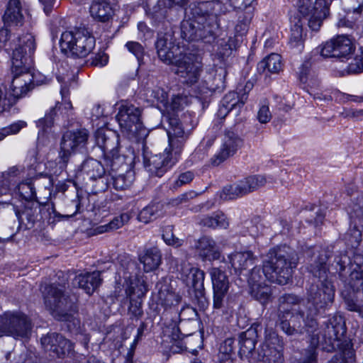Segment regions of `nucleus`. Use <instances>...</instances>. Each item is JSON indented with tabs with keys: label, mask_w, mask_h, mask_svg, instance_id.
I'll return each instance as SVG.
<instances>
[{
	"label": "nucleus",
	"mask_w": 363,
	"mask_h": 363,
	"mask_svg": "<svg viewBox=\"0 0 363 363\" xmlns=\"http://www.w3.org/2000/svg\"><path fill=\"white\" fill-rule=\"evenodd\" d=\"M88 136V131L86 129L66 131L60 141L59 152L60 160L66 164L78 148L83 147L86 145Z\"/></svg>",
	"instance_id": "obj_16"
},
{
	"label": "nucleus",
	"mask_w": 363,
	"mask_h": 363,
	"mask_svg": "<svg viewBox=\"0 0 363 363\" xmlns=\"http://www.w3.org/2000/svg\"><path fill=\"white\" fill-rule=\"evenodd\" d=\"M81 171L86 174L91 179L101 178L105 172L112 171L109 167L102 164L99 161L89 158L83 162L81 165Z\"/></svg>",
	"instance_id": "obj_35"
},
{
	"label": "nucleus",
	"mask_w": 363,
	"mask_h": 363,
	"mask_svg": "<svg viewBox=\"0 0 363 363\" xmlns=\"http://www.w3.org/2000/svg\"><path fill=\"white\" fill-rule=\"evenodd\" d=\"M40 211V206L37 203H28L22 211L18 213L17 216L20 222L27 221V227L31 228L36 220H38Z\"/></svg>",
	"instance_id": "obj_38"
},
{
	"label": "nucleus",
	"mask_w": 363,
	"mask_h": 363,
	"mask_svg": "<svg viewBox=\"0 0 363 363\" xmlns=\"http://www.w3.org/2000/svg\"><path fill=\"white\" fill-rule=\"evenodd\" d=\"M141 110L127 101H122L118 108L116 119L121 128L131 135H135L141 127Z\"/></svg>",
	"instance_id": "obj_15"
},
{
	"label": "nucleus",
	"mask_w": 363,
	"mask_h": 363,
	"mask_svg": "<svg viewBox=\"0 0 363 363\" xmlns=\"http://www.w3.org/2000/svg\"><path fill=\"white\" fill-rule=\"evenodd\" d=\"M197 316L196 311L190 306L184 307L179 313H178V310H177L174 313V318L171 319L169 323H172L173 320H177L181 329L184 328V326L187 323L186 320H194Z\"/></svg>",
	"instance_id": "obj_43"
},
{
	"label": "nucleus",
	"mask_w": 363,
	"mask_h": 363,
	"mask_svg": "<svg viewBox=\"0 0 363 363\" xmlns=\"http://www.w3.org/2000/svg\"><path fill=\"white\" fill-rule=\"evenodd\" d=\"M273 178L261 174L250 175L236 183L225 186L220 194L223 200H232L247 195L271 182Z\"/></svg>",
	"instance_id": "obj_10"
},
{
	"label": "nucleus",
	"mask_w": 363,
	"mask_h": 363,
	"mask_svg": "<svg viewBox=\"0 0 363 363\" xmlns=\"http://www.w3.org/2000/svg\"><path fill=\"white\" fill-rule=\"evenodd\" d=\"M162 333L164 336L171 339L170 351L172 353H181L186 350V345L184 342L183 338L191 335L193 331H182L175 320L172 323H164Z\"/></svg>",
	"instance_id": "obj_23"
},
{
	"label": "nucleus",
	"mask_w": 363,
	"mask_h": 363,
	"mask_svg": "<svg viewBox=\"0 0 363 363\" xmlns=\"http://www.w3.org/2000/svg\"><path fill=\"white\" fill-rule=\"evenodd\" d=\"M183 99L179 96H174L172 98L171 101H168V104L164 106V108L167 112H176L181 109Z\"/></svg>",
	"instance_id": "obj_57"
},
{
	"label": "nucleus",
	"mask_w": 363,
	"mask_h": 363,
	"mask_svg": "<svg viewBox=\"0 0 363 363\" xmlns=\"http://www.w3.org/2000/svg\"><path fill=\"white\" fill-rule=\"evenodd\" d=\"M130 181L127 180L125 176L120 174L113 179V185L116 189L123 190L130 185Z\"/></svg>",
	"instance_id": "obj_61"
},
{
	"label": "nucleus",
	"mask_w": 363,
	"mask_h": 363,
	"mask_svg": "<svg viewBox=\"0 0 363 363\" xmlns=\"http://www.w3.org/2000/svg\"><path fill=\"white\" fill-rule=\"evenodd\" d=\"M18 189L21 196L26 200H32L36 197L35 189L30 179L20 183Z\"/></svg>",
	"instance_id": "obj_49"
},
{
	"label": "nucleus",
	"mask_w": 363,
	"mask_h": 363,
	"mask_svg": "<svg viewBox=\"0 0 363 363\" xmlns=\"http://www.w3.org/2000/svg\"><path fill=\"white\" fill-rule=\"evenodd\" d=\"M56 277L59 281L46 285L42 291L45 305L56 318L68 320L76 309L74 301L65 291L68 277L62 271Z\"/></svg>",
	"instance_id": "obj_4"
},
{
	"label": "nucleus",
	"mask_w": 363,
	"mask_h": 363,
	"mask_svg": "<svg viewBox=\"0 0 363 363\" xmlns=\"http://www.w3.org/2000/svg\"><path fill=\"white\" fill-rule=\"evenodd\" d=\"M162 238L167 245L174 247H179L184 243V240L179 239L174 235L172 225H167L164 228Z\"/></svg>",
	"instance_id": "obj_50"
},
{
	"label": "nucleus",
	"mask_w": 363,
	"mask_h": 363,
	"mask_svg": "<svg viewBox=\"0 0 363 363\" xmlns=\"http://www.w3.org/2000/svg\"><path fill=\"white\" fill-rule=\"evenodd\" d=\"M194 178V172L186 171L180 174L177 179L172 184L171 189H177V188L190 183Z\"/></svg>",
	"instance_id": "obj_53"
},
{
	"label": "nucleus",
	"mask_w": 363,
	"mask_h": 363,
	"mask_svg": "<svg viewBox=\"0 0 363 363\" xmlns=\"http://www.w3.org/2000/svg\"><path fill=\"white\" fill-rule=\"evenodd\" d=\"M101 283V273L99 271L77 275L72 282L74 286H78L89 295L92 294Z\"/></svg>",
	"instance_id": "obj_26"
},
{
	"label": "nucleus",
	"mask_w": 363,
	"mask_h": 363,
	"mask_svg": "<svg viewBox=\"0 0 363 363\" xmlns=\"http://www.w3.org/2000/svg\"><path fill=\"white\" fill-rule=\"evenodd\" d=\"M139 259L140 263L143 264V270L145 272L154 271L161 264V252L156 247H150L145 250L143 254L140 255Z\"/></svg>",
	"instance_id": "obj_32"
},
{
	"label": "nucleus",
	"mask_w": 363,
	"mask_h": 363,
	"mask_svg": "<svg viewBox=\"0 0 363 363\" xmlns=\"http://www.w3.org/2000/svg\"><path fill=\"white\" fill-rule=\"evenodd\" d=\"M128 311L134 317L139 318L143 314L142 302L138 299L135 300L130 298Z\"/></svg>",
	"instance_id": "obj_56"
},
{
	"label": "nucleus",
	"mask_w": 363,
	"mask_h": 363,
	"mask_svg": "<svg viewBox=\"0 0 363 363\" xmlns=\"http://www.w3.org/2000/svg\"><path fill=\"white\" fill-rule=\"evenodd\" d=\"M129 219L130 216L128 214L122 213L121 216L115 217L108 224L100 226L99 228H101V230L99 232L103 233L118 229L127 223Z\"/></svg>",
	"instance_id": "obj_48"
},
{
	"label": "nucleus",
	"mask_w": 363,
	"mask_h": 363,
	"mask_svg": "<svg viewBox=\"0 0 363 363\" xmlns=\"http://www.w3.org/2000/svg\"><path fill=\"white\" fill-rule=\"evenodd\" d=\"M200 224L211 228H227L228 227V221L225 216L221 212L214 213L211 216L203 217Z\"/></svg>",
	"instance_id": "obj_40"
},
{
	"label": "nucleus",
	"mask_w": 363,
	"mask_h": 363,
	"mask_svg": "<svg viewBox=\"0 0 363 363\" xmlns=\"http://www.w3.org/2000/svg\"><path fill=\"white\" fill-rule=\"evenodd\" d=\"M179 270L186 286H191L196 294L202 295L204 290V272L197 267H191L189 263L182 264Z\"/></svg>",
	"instance_id": "obj_24"
},
{
	"label": "nucleus",
	"mask_w": 363,
	"mask_h": 363,
	"mask_svg": "<svg viewBox=\"0 0 363 363\" xmlns=\"http://www.w3.org/2000/svg\"><path fill=\"white\" fill-rule=\"evenodd\" d=\"M284 342L272 328L266 325L264 340L262 345L260 355L262 363H284Z\"/></svg>",
	"instance_id": "obj_14"
},
{
	"label": "nucleus",
	"mask_w": 363,
	"mask_h": 363,
	"mask_svg": "<svg viewBox=\"0 0 363 363\" xmlns=\"http://www.w3.org/2000/svg\"><path fill=\"white\" fill-rule=\"evenodd\" d=\"M5 24L9 26H21L23 24L24 16L20 0H10L3 16Z\"/></svg>",
	"instance_id": "obj_29"
},
{
	"label": "nucleus",
	"mask_w": 363,
	"mask_h": 363,
	"mask_svg": "<svg viewBox=\"0 0 363 363\" xmlns=\"http://www.w3.org/2000/svg\"><path fill=\"white\" fill-rule=\"evenodd\" d=\"M242 141L233 132H227L223 138L220 150L211 159L213 166H218L228 158L233 156L242 146Z\"/></svg>",
	"instance_id": "obj_22"
},
{
	"label": "nucleus",
	"mask_w": 363,
	"mask_h": 363,
	"mask_svg": "<svg viewBox=\"0 0 363 363\" xmlns=\"http://www.w3.org/2000/svg\"><path fill=\"white\" fill-rule=\"evenodd\" d=\"M30 332V321L24 314L6 312L0 316V336L27 337Z\"/></svg>",
	"instance_id": "obj_11"
},
{
	"label": "nucleus",
	"mask_w": 363,
	"mask_h": 363,
	"mask_svg": "<svg viewBox=\"0 0 363 363\" xmlns=\"http://www.w3.org/2000/svg\"><path fill=\"white\" fill-rule=\"evenodd\" d=\"M29 66H25V69H17L11 63V71L13 74V79L9 88L10 98L13 104L16 99H19L27 94L32 88L33 76L28 72Z\"/></svg>",
	"instance_id": "obj_17"
},
{
	"label": "nucleus",
	"mask_w": 363,
	"mask_h": 363,
	"mask_svg": "<svg viewBox=\"0 0 363 363\" xmlns=\"http://www.w3.org/2000/svg\"><path fill=\"white\" fill-rule=\"evenodd\" d=\"M345 302L349 311L357 312L363 318V306L358 304L356 301L349 298H346Z\"/></svg>",
	"instance_id": "obj_63"
},
{
	"label": "nucleus",
	"mask_w": 363,
	"mask_h": 363,
	"mask_svg": "<svg viewBox=\"0 0 363 363\" xmlns=\"http://www.w3.org/2000/svg\"><path fill=\"white\" fill-rule=\"evenodd\" d=\"M294 252L288 246L271 249L267 259L263 262V274L268 281L280 285L286 284L292 276L296 262Z\"/></svg>",
	"instance_id": "obj_5"
},
{
	"label": "nucleus",
	"mask_w": 363,
	"mask_h": 363,
	"mask_svg": "<svg viewBox=\"0 0 363 363\" xmlns=\"http://www.w3.org/2000/svg\"><path fill=\"white\" fill-rule=\"evenodd\" d=\"M164 204L162 202H152L144 207L138 213L139 221L148 223L164 215Z\"/></svg>",
	"instance_id": "obj_33"
},
{
	"label": "nucleus",
	"mask_w": 363,
	"mask_h": 363,
	"mask_svg": "<svg viewBox=\"0 0 363 363\" xmlns=\"http://www.w3.org/2000/svg\"><path fill=\"white\" fill-rule=\"evenodd\" d=\"M234 343L232 338H227L221 343L218 353L219 363H233Z\"/></svg>",
	"instance_id": "obj_42"
},
{
	"label": "nucleus",
	"mask_w": 363,
	"mask_h": 363,
	"mask_svg": "<svg viewBox=\"0 0 363 363\" xmlns=\"http://www.w3.org/2000/svg\"><path fill=\"white\" fill-rule=\"evenodd\" d=\"M128 50L135 56L138 61H140L144 54L143 47L138 42L129 41L125 44Z\"/></svg>",
	"instance_id": "obj_55"
},
{
	"label": "nucleus",
	"mask_w": 363,
	"mask_h": 363,
	"mask_svg": "<svg viewBox=\"0 0 363 363\" xmlns=\"http://www.w3.org/2000/svg\"><path fill=\"white\" fill-rule=\"evenodd\" d=\"M349 60L347 72L349 74H357L363 71V47H361L352 58H345Z\"/></svg>",
	"instance_id": "obj_44"
},
{
	"label": "nucleus",
	"mask_w": 363,
	"mask_h": 363,
	"mask_svg": "<svg viewBox=\"0 0 363 363\" xmlns=\"http://www.w3.org/2000/svg\"><path fill=\"white\" fill-rule=\"evenodd\" d=\"M277 323L281 330L288 335L308 334L313 336V344L318 345L319 334L317 318H313V313L307 305L300 304L301 299L294 294H286L279 299Z\"/></svg>",
	"instance_id": "obj_1"
},
{
	"label": "nucleus",
	"mask_w": 363,
	"mask_h": 363,
	"mask_svg": "<svg viewBox=\"0 0 363 363\" xmlns=\"http://www.w3.org/2000/svg\"><path fill=\"white\" fill-rule=\"evenodd\" d=\"M334 263L340 279L353 291H363V254L355 253L352 259L346 254L340 253Z\"/></svg>",
	"instance_id": "obj_6"
},
{
	"label": "nucleus",
	"mask_w": 363,
	"mask_h": 363,
	"mask_svg": "<svg viewBox=\"0 0 363 363\" xmlns=\"http://www.w3.org/2000/svg\"><path fill=\"white\" fill-rule=\"evenodd\" d=\"M13 50L11 63L17 69H25V66L30 67L33 55L36 49L35 37L31 33H26L17 38Z\"/></svg>",
	"instance_id": "obj_13"
},
{
	"label": "nucleus",
	"mask_w": 363,
	"mask_h": 363,
	"mask_svg": "<svg viewBox=\"0 0 363 363\" xmlns=\"http://www.w3.org/2000/svg\"><path fill=\"white\" fill-rule=\"evenodd\" d=\"M196 250L202 260H216L220 258V252L216 241L209 236H202L196 245Z\"/></svg>",
	"instance_id": "obj_25"
},
{
	"label": "nucleus",
	"mask_w": 363,
	"mask_h": 363,
	"mask_svg": "<svg viewBox=\"0 0 363 363\" xmlns=\"http://www.w3.org/2000/svg\"><path fill=\"white\" fill-rule=\"evenodd\" d=\"M176 74L183 78V82L194 84L199 79L201 71V64L196 60L192 54H184L181 60H177Z\"/></svg>",
	"instance_id": "obj_18"
},
{
	"label": "nucleus",
	"mask_w": 363,
	"mask_h": 363,
	"mask_svg": "<svg viewBox=\"0 0 363 363\" xmlns=\"http://www.w3.org/2000/svg\"><path fill=\"white\" fill-rule=\"evenodd\" d=\"M228 259L235 272L242 273L255 264L256 256L250 250L235 252L228 255Z\"/></svg>",
	"instance_id": "obj_27"
},
{
	"label": "nucleus",
	"mask_w": 363,
	"mask_h": 363,
	"mask_svg": "<svg viewBox=\"0 0 363 363\" xmlns=\"http://www.w3.org/2000/svg\"><path fill=\"white\" fill-rule=\"evenodd\" d=\"M340 115L344 118L362 120L363 119V109L344 108Z\"/></svg>",
	"instance_id": "obj_60"
},
{
	"label": "nucleus",
	"mask_w": 363,
	"mask_h": 363,
	"mask_svg": "<svg viewBox=\"0 0 363 363\" xmlns=\"http://www.w3.org/2000/svg\"><path fill=\"white\" fill-rule=\"evenodd\" d=\"M62 103L57 102L46 113L44 118L39 119L36 124L40 128L38 133L37 147L51 146L55 141L56 134L52 131L51 128L54 124L55 118L60 115H69L72 110V105L69 100V90L66 87H62L60 90Z\"/></svg>",
	"instance_id": "obj_7"
},
{
	"label": "nucleus",
	"mask_w": 363,
	"mask_h": 363,
	"mask_svg": "<svg viewBox=\"0 0 363 363\" xmlns=\"http://www.w3.org/2000/svg\"><path fill=\"white\" fill-rule=\"evenodd\" d=\"M97 145L104 154V162L107 168L116 171L123 163V159L118 154L119 137L111 130H98L96 133Z\"/></svg>",
	"instance_id": "obj_9"
},
{
	"label": "nucleus",
	"mask_w": 363,
	"mask_h": 363,
	"mask_svg": "<svg viewBox=\"0 0 363 363\" xmlns=\"http://www.w3.org/2000/svg\"><path fill=\"white\" fill-rule=\"evenodd\" d=\"M213 289V308L222 309L224 298L229 289V281L225 274L219 268L213 267L210 270Z\"/></svg>",
	"instance_id": "obj_21"
},
{
	"label": "nucleus",
	"mask_w": 363,
	"mask_h": 363,
	"mask_svg": "<svg viewBox=\"0 0 363 363\" xmlns=\"http://www.w3.org/2000/svg\"><path fill=\"white\" fill-rule=\"evenodd\" d=\"M347 237H348L346 239L349 242V245L354 248L357 247L362 240L361 232L355 228L351 230L350 233L347 234Z\"/></svg>",
	"instance_id": "obj_59"
},
{
	"label": "nucleus",
	"mask_w": 363,
	"mask_h": 363,
	"mask_svg": "<svg viewBox=\"0 0 363 363\" xmlns=\"http://www.w3.org/2000/svg\"><path fill=\"white\" fill-rule=\"evenodd\" d=\"M153 97L163 106L168 104V94L167 93L161 88H157L152 91Z\"/></svg>",
	"instance_id": "obj_62"
},
{
	"label": "nucleus",
	"mask_w": 363,
	"mask_h": 363,
	"mask_svg": "<svg viewBox=\"0 0 363 363\" xmlns=\"http://www.w3.org/2000/svg\"><path fill=\"white\" fill-rule=\"evenodd\" d=\"M246 101V94L230 91L225 95L221 102L237 115L240 112Z\"/></svg>",
	"instance_id": "obj_37"
},
{
	"label": "nucleus",
	"mask_w": 363,
	"mask_h": 363,
	"mask_svg": "<svg viewBox=\"0 0 363 363\" xmlns=\"http://www.w3.org/2000/svg\"><path fill=\"white\" fill-rule=\"evenodd\" d=\"M124 279L126 284L128 285L125 289V294L128 297L130 298L131 296L135 293V286L138 288V291L140 292L138 296H140V295L143 296L147 291L146 284L144 280L138 279V284H136V280L132 279L130 277L125 276Z\"/></svg>",
	"instance_id": "obj_45"
},
{
	"label": "nucleus",
	"mask_w": 363,
	"mask_h": 363,
	"mask_svg": "<svg viewBox=\"0 0 363 363\" xmlns=\"http://www.w3.org/2000/svg\"><path fill=\"white\" fill-rule=\"evenodd\" d=\"M27 123L23 121H18L9 126L0 129V140L9 135L18 133L22 128L26 127Z\"/></svg>",
	"instance_id": "obj_51"
},
{
	"label": "nucleus",
	"mask_w": 363,
	"mask_h": 363,
	"mask_svg": "<svg viewBox=\"0 0 363 363\" xmlns=\"http://www.w3.org/2000/svg\"><path fill=\"white\" fill-rule=\"evenodd\" d=\"M169 47L165 49L166 55L165 58L159 57L162 61L165 62L166 64H177V60H181L182 57L184 55L180 51L179 47L174 44V43L172 40L171 44H169Z\"/></svg>",
	"instance_id": "obj_46"
},
{
	"label": "nucleus",
	"mask_w": 363,
	"mask_h": 363,
	"mask_svg": "<svg viewBox=\"0 0 363 363\" xmlns=\"http://www.w3.org/2000/svg\"><path fill=\"white\" fill-rule=\"evenodd\" d=\"M257 118L261 123H267L271 120L272 113L268 106L262 105L259 108L257 112Z\"/></svg>",
	"instance_id": "obj_58"
},
{
	"label": "nucleus",
	"mask_w": 363,
	"mask_h": 363,
	"mask_svg": "<svg viewBox=\"0 0 363 363\" xmlns=\"http://www.w3.org/2000/svg\"><path fill=\"white\" fill-rule=\"evenodd\" d=\"M351 40L345 35H338L326 42L320 49V55L324 57L347 58L353 51Z\"/></svg>",
	"instance_id": "obj_19"
},
{
	"label": "nucleus",
	"mask_w": 363,
	"mask_h": 363,
	"mask_svg": "<svg viewBox=\"0 0 363 363\" xmlns=\"http://www.w3.org/2000/svg\"><path fill=\"white\" fill-rule=\"evenodd\" d=\"M330 252L325 249L313 251L308 266V271L318 279V283L311 284L307 290V306L316 318L320 310L328 309L334 301L335 287L328 279L329 269L327 261Z\"/></svg>",
	"instance_id": "obj_2"
},
{
	"label": "nucleus",
	"mask_w": 363,
	"mask_h": 363,
	"mask_svg": "<svg viewBox=\"0 0 363 363\" xmlns=\"http://www.w3.org/2000/svg\"><path fill=\"white\" fill-rule=\"evenodd\" d=\"M171 8L164 0H158L157 3L146 12L154 26L163 23L167 17L168 10Z\"/></svg>",
	"instance_id": "obj_36"
},
{
	"label": "nucleus",
	"mask_w": 363,
	"mask_h": 363,
	"mask_svg": "<svg viewBox=\"0 0 363 363\" xmlns=\"http://www.w3.org/2000/svg\"><path fill=\"white\" fill-rule=\"evenodd\" d=\"M266 279L265 276L263 274V269L261 271L259 267H254L250 274L248 278V284L250 286L258 284V283H264Z\"/></svg>",
	"instance_id": "obj_54"
},
{
	"label": "nucleus",
	"mask_w": 363,
	"mask_h": 363,
	"mask_svg": "<svg viewBox=\"0 0 363 363\" xmlns=\"http://www.w3.org/2000/svg\"><path fill=\"white\" fill-rule=\"evenodd\" d=\"M298 12L308 21V26L318 31L323 21L329 13L328 4L325 0H298Z\"/></svg>",
	"instance_id": "obj_12"
},
{
	"label": "nucleus",
	"mask_w": 363,
	"mask_h": 363,
	"mask_svg": "<svg viewBox=\"0 0 363 363\" xmlns=\"http://www.w3.org/2000/svg\"><path fill=\"white\" fill-rule=\"evenodd\" d=\"M303 20L299 16L291 18V34L289 43L291 48H297L298 51H301L303 48Z\"/></svg>",
	"instance_id": "obj_31"
},
{
	"label": "nucleus",
	"mask_w": 363,
	"mask_h": 363,
	"mask_svg": "<svg viewBox=\"0 0 363 363\" xmlns=\"http://www.w3.org/2000/svg\"><path fill=\"white\" fill-rule=\"evenodd\" d=\"M60 45L63 52L73 57H85L94 49L95 39L85 28H79L74 31L62 33Z\"/></svg>",
	"instance_id": "obj_8"
},
{
	"label": "nucleus",
	"mask_w": 363,
	"mask_h": 363,
	"mask_svg": "<svg viewBox=\"0 0 363 363\" xmlns=\"http://www.w3.org/2000/svg\"><path fill=\"white\" fill-rule=\"evenodd\" d=\"M169 123V148H166L162 154L152 155L150 158L144 157V164L148 171L159 177L178 162L189 135V130H184L178 118H170Z\"/></svg>",
	"instance_id": "obj_3"
},
{
	"label": "nucleus",
	"mask_w": 363,
	"mask_h": 363,
	"mask_svg": "<svg viewBox=\"0 0 363 363\" xmlns=\"http://www.w3.org/2000/svg\"><path fill=\"white\" fill-rule=\"evenodd\" d=\"M257 340V331L255 328H250L239 335L240 354L247 357L255 349Z\"/></svg>",
	"instance_id": "obj_30"
},
{
	"label": "nucleus",
	"mask_w": 363,
	"mask_h": 363,
	"mask_svg": "<svg viewBox=\"0 0 363 363\" xmlns=\"http://www.w3.org/2000/svg\"><path fill=\"white\" fill-rule=\"evenodd\" d=\"M41 344L45 351L50 352L51 356L64 357L72 350V345L68 340L58 333H50L42 337Z\"/></svg>",
	"instance_id": "obj_20"
},
{
	"label": "nucleus",
	"mask_w": 363,
	"mask_h": 363,
	"mask_svg": "<svg viewBox=\"0 0 363 363\" xmlns=\"http://www.w3.org/2000/svg\"><path fill=\"white\" fill-rule=\"evenodd\" d=\"M172 40L171 35L164 34L158 37L157 40L155 43L157 55L159 57L165 58L166 53L165 49L169 47V44H171Z\"/></svg>",
	"instance_id": "obj_52"
},
{
	"label": "nucleus",
	"mask_w": 363,
	"mask_h": 363,
	"mask_svg": "<svg viewBox=\"0 0 363 363\" xmlns=\"http://www.w3.org/2000/svg\"><path fill=\"white\" fill-rule=\"evenodd\" d=\"M252 18V13L251 11L240 13L238 21L235 28L237 34L243 35L247 32Z\"/></svg>",
	"instance_id": "obj_47"
},
{
	"label": "nucleus",
	"mask_w": 363,
	"mask_h": 363,
	"mask_svg": "<svg viewBox=\"0 0 363 363\" xmlns=\"http://www.w3.org/2000/svg\"><path fill=\"white\" fill-rule=\"evenodd\" d=\"M346 332L345 327L341 316H333L328 320L323 330V337L325 341L330 344L340 340Z\"/></svg>",
	"instance_id": "obj_28"
},
{
	"label": "nucleus",
	"mask_w": 363,
	"mask_h": 363,
	"mask_svg": "<svg viewBox=\"0 0 363 363\" xmlns=\"http://www.w3.org/2000/svg\"><path fill=\"white\" fill-rule=\"evenodd\" d=\"M250 294L253 298L261 303H267L271 298V289L264 283H258L250 286Z\"/></svg>",
	"instance_id": "obj_41"
},
{
	"label": "nucleus",
	"mask_w": 363,
	"mask_h": 363,
	"mask_svg": "<svg viewBox=\"0 0 363 363\" xmlns=\"http://www.w3.org/2000/svg\"><path fill=\"white\" fill-rule=\"evenodd\" d=\"M282 68L281 57L272 53L259 62L257 65L259 72H265L267 70L270 73H278Z\"/></svg>",
	"instance_id": "obj_39"
},
{
	"label": "nucleus",
	"mask_w": 363,
	"mask_h": 363,
	"mask_svg": "<svg viewBox=\"0 0 363 363\" xmlns=\"http://www.w3.org/2000/svg\"><path fill=\"white\" fill-rule=\"evenodd\" d=\"M89 11L94 19L101 22H108L113 15L111 4L103 0L93 1Z\"/></svg>",
	"instance_id": "obj_34"
},
{
	"label": "nucleus",
	"mask_w": 363,
	"mask_h": 363,
	"mask_svg": "<svg viewBox=\"0 0 363 363\" xmlns=\"http://www.w3.org/2000/svg\"><path fill=\"white\" fill-rule=\"evenodd\" d=\"M108 60V55L104 52H100L95 55L91 63L94 66L103 67L107 64Z\"/></svg>",
	"instance_id": "obj_64"
}]
</instances>
